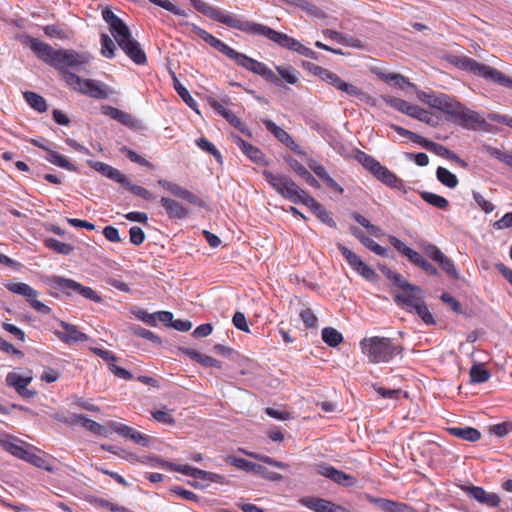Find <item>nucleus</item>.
<instances>
[{
    "label": "nucleus",
    "instance_id": "nucleus-1",
    "mask_svg": "<svg viewBox=\"0 0 512 512\" xmlns=\"http://www.w3.org/2000/svg\"><path fill=\"white\" fill-rule=\"evenodd\" d=\"M190 3L198 12L230 28L237 29L245 33L265 36L283 48L297 52L298 54L310 59H317V54L312 49L304 46L298 40L287 34L278 32L259 23L243 21L238 16L222 11L221 9L213 7L202 0H190Z\"/></svg>",
    "mask_w": 512,
    "mask_h": 512
},
{
    "label": "nucleus",
    "instance_id": "nucleus-2",
    "mask_svg": "<svg viewBox=\"0 0 512 512\" xmlns=\"http://www.w3.org/2000/svg\"><path fill=\"white\" fill-rule=\"evenodd\" d=\"M24 43L41 61L58 69L61 77L63 71H69L68 67L80 72L90 62V56L86 53H80L72 49L55 50L49 44L31 36H26Z\"/></svg>",
    "mask_w": 512,
    "mask_h": 512
},
{
    "label": "nucleus",
    "instance_id": "nucleus-3",
    "mask_svg": "<svg viewBox=\"0 0 512 512\" xmlns=\"http://www.w3.org/2000/svg\"><path fill=\"white\" fill-rule=\"evenodd\" d=\"M360 348L368 361L373 364L390 362L403 351V347L393 339L379 336L362 339Z\"/></svg>",
    "mask_w": 512,
    "mask_h": 512
},
{
    "label": "nucleus",
    "instance_id": "nucleus-4",
    "mask_svg": "<svg viewBox=\"0 0 512 512\" xmlns=\"http://www.w3.org/2000/svg\"><path fill=\"white\" fill-rule=\"evenodd\" d=\"M356 159L377 180L391 188L398 189L406 193L404 181L400 179L394 172L381 165V163L373 156L363 151H357Z\"/></svg>",
    "mask_w": 512,
    "mask_h": 512
},
{
    "label": "nucleus",
    "instance_id": "nucleus-5",
    "mask_svg": "<svg viewBox=\"0 0 512 512\" xmlns=\"http://www.w3.org/2000/svg\"><path fill=\"white\" fill-rule=\"evenodd\" d=\"M264 179L271 187L278 192L283 198L289 199L291 202L304 204L305 198L309 194L301 189L289 176L285 174H273L268 170L263 171Z\"/></svg>",
    "mask_w": 512,
    "mask_h": 512
},
{
    "label": "nucleus",
    "instance_id": "nucleus-6",
    "mask_svg": "<svg viewBox=\"0 0 512 512\" xmlns=\"http://www.w3.org/2000/svg\"><path fill=\"white\" fill-rule=\"evenodd\" d=\"M314 74L337 90L344 92L349 96L356 97L362 102L374 104V99L369 94L362 91L355 85L345 82L336 73L320 66H314Z\"/></svg>",
    "mask_w": 512,
    "mask_h": 512
},
{
    "label": "nucleus",
    "instance_id": "nucleus-7",
    "mask_svg": "<svg viewBox=\"0 0 512 512\" xmlns=\"http://www.w3.org/2000/svg\"><path fill=\"white\" fill-rule=\"evenodd\" d=\"M62 79L72 89L81 92L82 94L88 95L89 97L96 99L108 98V92L106 85L92 79H81L75 73L70 71L62 72Z\"/></svg>",
    "mask_w": 512,
    "mask_h": 512
},
{
    "label": "nucleus",
    "instance_id": "nucleus-8",
    "mask_svg": "<svg viewBox=\"0 0 512 512\" xmlns=\"http://www.w3.org/2000/svg\"><path fill=\"white\" fill-rule=\"evenodd\" d=\"M47 284L56 290H59L63 293H66L68 295H71L73 292L81 295L82 297L94 301V302H100L101 297L97 294L96 291H94L92 288L83 286L79 282L64 278L57 275H52L48 277Z\"/></svg>",
    "mask_w": 512,
    "mask_h": 512
},
{
    "label": "nucleus",
    "instance_id": "nucleus-9",
    "mask_svg": "<svg viewBox=\"0 0 512 512\" xmlns=\"http://www.w3.org/2000/svg\"><path fill=\"white\" fill-rule=\"evenodd\" d=\"M102 17L119 47L128 55V27L110 8L102 11Z\"/></svg>",
    "mask_w": 512,
    "mask_h": 512
},
{
    "label": "nucleus",
    "instance_id": "nucleus-10",
    "mask_svg": "<svg viewBox=\"0 0 512 512\" xmlns=\"http://www.w3.org/2000/svg\"><path fill=\"white\" fill-rule=\"evenodd\" d=\"M418 99L430 107L442 111L449 117H451L453 110L458 103L455 98L447 94L435 92H419Z\"/></svg>",
    "mask_w": 512,
    "mask_h": 512
},
{
    "label": "nucleus",
    "instance_id": "nucleus-11",
    "mask_svg": "<svg viewBox=\"0 0 512 512\" xmlns=\"http://www.w3.org/2000/svg\"><path fill=\"white\" fill-rule=\"evenodd\" d=\"M451 118L455 123L467 129H476L478 126L486 124L485 118L480 113L467 108L459 101Z\"/></svg>",
    "mask_w": 512,
    "mask_h": 512
},
{
    "label": "nucleus",
    "instance_id": "nucleus-12",
    "mask_svg": "<svg viewBox=\"0 0 512 512\" xmlns=\"http://www.w3.org/2000/svg\"><path fill=\"white\" fill-rule=\"evenodd\" d=\"M423 252L427 257L436 262L440 268L454 280H459L460 275L452 259L446 256L436 245L425 243L422 246Z\"/></svg>",
    "mask_w": 512,
    "mask_h": 512
},
{
    "label": "nucleus",
    "instance_id": "nucleus-13",
    "mask_svg": "<svg viewBox=\"0 0 512 512\" xmlns=\"http://www.w3.org/2000/svg\"><path fill=\"white\" fill-rule=\"evenodd\" d=\"M6 288L12 293L25 297L31 307L36 311L42 314L50 313L51 309L41 301L37 300L38 292L30 285L23 282H16L8 283Z\"/></svg>",
    "mask_w": 512,
    "mask_h": 512
},
{
    "label": "nucleus",
    "instance_id": "nucleus-14",
    "mask_svg": "<svg viewBox=\"0 0 512 512\" xmlns=\"http://www.w3.org/2000/svg\"><path fill=\"white\" fill-rule=\"evenodd\" d=\"M24 442L15 436L0 431V446L11 455L25 460L31 461V453L24 446Z\"/></svg>",
    "mask_w": 512,
    "mask_h": 512
},
{
    "label": "nucleus",
    "instance_id": "nucleus-15",
    "mask_svg": "<svg viewBox=\"0 0 512 512\" xmlns=\"http://www.w3.org/2000/svg\"><path fill=\"white\" fill-rule=\"evenodd\" d=\"M457 65L466 71L493 82L497 69L489 65L480 63L469 57H461L457 61Z\"/></svg>",
    "mask_w": 512,
    "mask_h": 512
},
{
    "label": "nucleus",
    "instance_id": "nucleus-16",
    "mask_svg": "<svg viewBox=\"0 0 512 512\" xmlns=\"http://www.w3.org/2000/svg\"><path fill=\"white\" fill-rule=\"evenodd\" d=\"M316 471L319 475L324 476L331 481L345 486L350 487L356 484L357 480L354 476L347 474L343 471L337 470L331 465L322 463L316 466Z\"/></svg>",
    "mask_w": 512,
    "mask_h": 512
},
{
    "label": "nucleus",
    "instance_id": "nucleus-17",
    "mask_svg": "<svg viewBox=\"0 0 512 512\" xmlns=\"http://www.w3.org/2000/svg\"><path fill=\"white\" fill-rule=\"evenodd\" d=\"M263 124L266 129L273 134V136L278 139L281 143L286 145L292 151L297 154L303 155L304 152L301 150L300 146L293 140V138L286 132L283 128L277 126L272 120L264 119Z\"/></svg>",
    "mask_w": 512,
    "mask_h": 512
},
{
    "label": "nucleus",
    "instance_id": "nucleus-18",
    "mask_svg": "<svg viewBox=\"0 0 512 512\" xmlns=\"http://www.w3.org/2000/svg\"><path fill=\"white\" fill-rule=\"evenodd\" d=\"M60 326L63 331H55V335L57 338L66 344H73L77 342H86L88 340V336L79 331L76 325L70 324L65 321L60 322Z\"/></svg>",
    "mask_w": 512,
    "mask_h": 512
},
{
    "label": "nucleus",
    "instance_id": "nucleus-19",
    "mask_svg": "<svg viewBox=\"0 0 512 512\" xmlns=\"http://www.w3.org/2000/svg\"><path fill=\"white\" fill-rule=\"evenodd\" d=\"M401 290V293L395 295V302L406 311L413 312L415 307L423 301L420 295L422 292L421 288L419 287V290H412L410 288Z\"/></svg>",
    "mask_w": 512,
    "mask_h": 512
},
{
    "label": "nucleus",
    "instance_id": "nucleus-20",
    "mask_svg": "<svg viewBox=\"0 0 512 512\" xmlns=\"http://www.w3.org/2000/svg\"><path fill=\"white\" fill-rule=\"evenodd\" d=\"M209 105L222 117H224L233 127L240 130L242 133L250 136V132L246 128V126L242 123V121L229 109L225 108L220 102H218L214 98H208Z\"/></svg>",
    "mask_w": 512,
    "mask_h": 512
},
{
    "label": "nucleus",
    "instance_id": "nucleus-21",
    "mask_svg": "<svg viewBox=\"0 0 512 512\" xmlns=\"http://www.w3.org/2000/svg\"><path fill=\"white\" fill-rule=\"evenodd\" d=\"M367 500L369 503L377 506L383 512H416L412 507L407 504L395 502L385 498H377L368 495Z\"/></svg>",
    "mask_w": 512,
    "mask_h": 512
},
{
    "label": "nucleus",
    "instance_id": "nucleus-22",
    "mask_svg": "<svg viewBox=\"0 0 512 512\" xmlns=\"http://www.w3.org/2000/svg\"><path fill=\"white\" fill-rule=\"evenodd\" d=\"M469 496L481 504L489 507H497L500 504V497L496 493L486 492L482 487L469 486L466 488Z\"/></svg>",
    "mask_w": 512,
    "mask_h": 512
},
{
    "label": "nucleus",
    "instance_id": "nucleus-23",
    "mask_svg": "<svg viewBox=\"0 0 512 512\" xmlns=\"http://www.w3.org/2000/svg\"><path fill=\"white\" fill-rule=\"evenodd\" d=\"M195 32L202 40H204L206 43L210 44L214 49L223 53L228 58H231L232 54L235 51L233 48L229 47L223 41L214 37L212 34L208 33L207 31H205L202 28L195 27Z\"/></svg>",
    "mask_w": 512,
    "mask_h": 512
},
{
    "label": "nucleus",
    "instance_id": "nucleus-24",
    "mask_svg": "<svg viewBox=\"0 0 512 512\" xmlns=\"http://www.w3.org/2000/svg\"><path fill=\"white\" fill-rule=\"evenodd\" d=\"M230 59H232L239 66L257 75H260L266 66V64L259 62L253 58H250L243 53H239L236 50L234 51Z\"/></svg>",
    "mask_w": 512,
    "mask_h": 512
},
{
    "label": "nucleus",
    "instance_id": "nucleus-25",
    "mask_svg": "<svg viewBox=\"0 0 512 512\" xmlns=\"http://www.w3.org/2000/svg\"><path fill=\"white\" fill-rule=\"evenodd\" d=\"M160 203L171 219H183L188 215V210L174 199L162 197Z\"/></svg>",
    "mask_w": 512,
    "mask_h": 512
},
{
    "label": "nucleus",
    "instance_id": "nucleus-26",
    "mask_svg": "<svg viewBox=\"0 0 512 512\" xmlns=\"http://www.w3.org/2000/svg\"><path fill=\"white\" fill-rule=\"evenodd\" d=\"M234 142L240 148V150L252 161L255 163H262L264 161V154L262 151L253 146L252 144L246 142L240 136L233 135Z\"/></svg>",
    "mask_w": 512,
    "mask_h": 512
},
{
    "label": "nucleus",
    "instance_id": "nucleus-27",
    "mask_svg": "<svg viewBox=\"0 0 512 512\" xmlns=\"http://www.w3.org/2000/svg\"><path fill=\"white\" fill-rule=\"evenodd\" d=\"M353 236H355L366 248L375 254L385 257L387 256L388 250L385 247H382L378 243H376L373 239L365 236L363 231H361L357 227H351L350 229Z\"/></svg>",
    "mask_w": 512,
    "mask_h": 512
},
{
    "label": "nucleus",
    "instance_id": "nucleus-28",
    "mask_svg": "<svg viewBox=\"0 0 512 512\" xmlns=\"http://www.w3.org/2000/svg\"><path fill=\"white\" fill-rule=\"evenodd\" d=\"M88 164L90 165L91 168H93L97 172L101 173L102 175H104L110 179H113V180L123 183V184L126 182L124 175L120 174V172L117 169L111 167L110 165H108L106 163L90 160V161H88Z\"/></svg>",
    "mask_w": 512,
    "mask_h": 512
},
{
    "label": "nucleus",
    "instance_id": "nucleus-29",
    "mask_svg": "<svg viewBox=\"0 0 512 512\" xmlns=\"http://www.w3.org/2000/svg\"><path fill=\"white\" fill-rule=\"evenodd\" d=\"M309 168L321 179L325 182V184L331 188L332 190L342 194L344 189L341 185H339L330 175L327 173L326 168L318 163H310Z\"/></svg>",
    "mask_w": 512,
    "mask_h": 512
},
{
    "label": "nucleus",
    "instance_id": "nucleus-30",
    "mask_svg": "<svg viewBox=\"0 0 512 512\" xmlns=\"http://www.w3.org/2000/svg\"><path fill=\"white\" fill-rule=\"evenodd\" d=\"M72 423H77L86 428L87 430L91 431L92 433L99 435V436H105L107 433V428L96 421L84 416V415H72Z\"/></svg>",
    "mask_w": 512,
    "mask_h": 512
},
{
    "label": "nucleus",
    "instance_id": "nucleus-31",
    "mask_svg": "<svg viewBox=\"0 0 512 512\" xmlns=\"http://www.w3.org/2000/svg\"><path fill=\"white\" fill-rule=\"evenodd\" d=\"M286 161L289 164V166L293 169V171L297 175H299L300 177L305 179V181L310 186H312V187H314L316 189L320 188V183L318 182V180L315 177H313L311 175V173L300 162H298L294 158H288V159H286Z\"/></svg>",
    "mask_w": 512,
    "mask_h": 512
},
{
    "label": "nucleus",
    "instance_id": "nucleus-32",
    "mask_svg": "<svg viewBox=\"0 0 512 512\" xmlns=\"http://www.w3.org/2000/svg\"><path fill=\"white\" fill-rule=\"evenodd\" d=\"M171 76L173 80V87L178 93V95L192 110L200 114L196 100L190 95L189 91L181 84V82L178 80L174 72H171Z\"/></svg>",
    "mask_w": 512,
    "mask_h": 512
},
{
    "label": "nucleus",
    "instance_id": "nucleus-33",
    "mask_svg": "<svg viewBox=\"0 0 512 512\" xmlns=\"http://www.w3.org/2000/svg\"><path fill=\"white\" fill-rule=\"evenodd\" d=\"M448 432L455 437L470 442L478 441L481 438V433L473 427H450Z\"/></svg>",
    "mask_w": 512,
    "mask_h": 512
},
{
    "label": "nucleus",
    "instance_id": "nucleus-34",
    "mask_svg": "<svg viewBox=\"0 0 512 512\" xmlns=\"http://www.w3.org/2000/svg\"><path fill=\"white\" fill-rule=\"evenodd\" d=\"M301 504L314 512H327L328 507L332 503L329 500L318 497H303Z\"/></svg>",
    "mask_w": 512,
    "mask_h": 512
},
{
    "label": "nucleus",
    "instance_id": "nucleus-35",
    "mask_svg": "<svg viewBox=\"0 0 512 512\" xmlns=\"http://www.w3.org/2000/svg\"><path fill=\"white\" fill-rule=\"evenodd\" d=\"M23 97L29 106L37 112L43 113L47 110L46 100L41 95L35 92L25 91Z\"/></svg>",
    "mask_w": 512,
    "mask_h": 512
},
{
    "label": "nucleus",
    "instance_id": "nucleus-36",
    "mask_svg": "<svg viewBox=\"0 0 512 512\" xmlns=\"http://www.w3.org/2000/svg\"><path fill=\"white\" fill-rule=\"evenodd\" d=\"M321 337L324 343L330 347H337L343 342L342 334L333 327H325L322 329Z\"/></svg>",
    "mask_w": 512,
    "mask_h": 512
},
{
    "label": "nucleus",
    "instance_id": "nucleus-37",
    "mask_svg": "<svg viewBox=\"0 0 512 512\" xmlns=\"http://www.w3.org/2000/svg\"><path fill=\"white\" fill-rule=\"evenodd\" d=\"M382 272L389 280L401 289L410 288L412 290H419V286L410 284L401 274L392 271L389 268H383Z\"/></svg>",
    "mask_w": 512,
    "mask_h": 512
},
{
    "label": "nucleus",
    "instance_id": "nucleus-38",
    "mask_svg": "<svg viewBox=\"0 0 512 512\" xmlns=\"http://www.w3.org/2000/svg\"><path fill=\"white\" fill-rule=\"evenodd\" d=\"M5 381L9 387H13L15 389V391L17 392L21 388H25V386H28L32 381V377L31 376H22L15 372H9L6 375Z\"/></svg>",
    "mask_w": 512,
    "mask_h": 512
},
{
    "label": "nucleus",
    "instance_id": "nucleus-39",
    "mask_svg": "<svg viewBox=\"0 0 512 512\" xmlns=\"http://www.w3.org/2000/svg\"><path fill=\"white\" fill-rule=\"evenodd\" d=\"M436 177L441 184L450 189L455 188L459 183L457 176L444 167L437 168Z\"/></svg>",
    "mask_w": 512,
    "mask_h": 512
},
{
    "label": "nucleus",
    "instance_id": "nucleus-40",
    "mask_svg": "<svg viewBox=\"0 0 512 512\" xmlns=\"http://www.w3.org/2000/svg\"><path fill=\"white\" fill-rule=\"evenodd\" d=\"M130 60L137 65H145L147 56L140 43L130 37Z\"/></svg>",
    "mask_w": 512,
    "mask_h": 512
},
{
    "label": "nucleus",
    "instance_id": "nucleus-41",
    "mask_svg": "<svg viewBox=\"0 0 512 512\" xmlns=\"http://www.w3.org/2000/svg\"><path fill=\"white\" fill-rule=\"evenodd\" d=\"M420 196L426 203L438 209L446 210L449 206V202L446 198L435 193L423 191L420 193Z\"/></svg>",
    "mask_w": 512,
    "mask_h": 512
},
{
    "label": "nucleus",
    "instance_id": "nucleus-42",
    "mask_svg": "<svg viewBox=\"0 0 512 512\" xmlns=\"http://www.w3.org/2000/svg\"><path fill=\"white\" fill-rule=\"evenodd\" d=\"M170 193L173 195L188 201L189 203L202 206L203 202L192 192L181 187L178 184H173Z\"/></svg>",
    "mask_w": 512,
    "mask_h": 512
},
{
    "label": "nucleus",
    "instance_id": "nucleus-43",
    "mask_svg": "<svg viewBox=\"0 0 512 512\" xmlns=\"http://www.w3.org/2000/svg\"><path fill=\"white\" fill-rule=\"evenodd\" d=\"M229 462L235 467L245 471H254L255 473H264V471H266L264 466L252 463L244 458H229Z\"/></svg>",
    "mask_w": 512,
    "mask_h": 512
},
{
    "label": "nucleus",
    "instance_id": "nucleus-44",
    "mask_svg": "<svg viewBox=\"0 0 512 512\" xmlns=\"http://www.w3.org/2000/svg\"><path fill=\"white\" fill-rule=\"evenodd\" d=\"M423 148L435 153L436 155L449 159V157L452 154V151L446 148L445 146L435 143L431 140H428L426 138L423 139L421 145Z\"/></svg>",
    "mask_w": 512,
    "mask_h": 512
},
{
    "label": "nucleus",
    "instance_id": "nucleus-45",
    "mask_svg": "<svg viewBox=\"0 0 512 512\" xmlns=\"http://www.w3.org/2000/svg\"><path fill=\"white\" fill-rule=\"evenodd\" d=\"M490 376V372L479 364H474L470 369V379L473 383H485Z\"/></svg>",
    "mask_w": 512,
    "mask_h": 512
},
{
    "label": "nucleus",
    "instance_id": "nucleus-46",
    "mask_svg": "<svg viewBox=\"0 0 512 512\" xmlns=\"http://www.w3.org/2000/svg\"><path fill=\"white\" fill-rule=\"evenodd\" d=\"M44 243L47 248L62 255H69L73 251V247L71 245L54 238H47Z\"/></svg>",
    "mask_w": 512,
    "mask_h": 512
},
{
    "label": "nucleus",
    "instance_id": "nucleus-47",
    "mask_svg": "<svg viewBox=\"0 0 512 512\" xmlns=\"http://www.w3.org/2000/svg\"><path fill=\"white\" fill-rule=\"evenodd\" d=\"M46 160L48 162H50L51 164H54L58 167H61V168L67 169V170L75 169V167L64 156L60 155L59 153H57L51 149L48 150V152H47Z\"/></svg>",
    "mask_w": 512,
    "mask_h": 512
},
{
    "label": "nucleus",
    "instance_id": "nucleus-48",
    "mask_svg": "<svg viewBox=\"0 0 512 512\" xmlns=\"http://www.w3.org/2000/svg\"><path fill=\"white\" fill-rule=\"evenodd\" d=\"M196 145L203 151L213 155L218 163L222 162V155L219 150L205 137H200L195 141Z\"/></svg>",
    "mask_w": 512,
    "mask_h": 512
},
{
    "label": "nucleus",
    "instance_id": "nucleus-49",
    "mask_svg": "<svg viewBox=\"0 0 512 512\" xmlns=\"http://www.w3.org/2000/svg\"><path fill=\"white\" fill-rule=\"evenodd\" d=\"M101 112L104 115L109 116L110 118H112L124 125L128 124V114H126L125 112H123L115 107H112L109 105H103L101 107Z\"/></svg>",
    "mask_w": 512,
    "mask_h": 512
},
{
    "label": "nucleus",
    "instance_id": "nucleus-50",
    "mask_svg": "<svg viewBox=\"0 0 512 512\" xmlns=\"http://www.w3.org/2000/svg\"><path fill=\"white\" fill-rule=\"evenodd\" d=\"M385 102L393 107L394 109L406 114L409 116L410 112H411V109L413 107V104H410L409 102L403 100V99H400V98H396V97H391V96H388L385 98Z\"/></svg>",
    "mask_w": 512,
    "mask_h": 512
},
{
    "label": "nucleus",
    "instance_id": "nucleus-51",
    "mask_svg": "<svg viewBox=\"0 0 512 512\" xmlns=\"http://www.w3.org/2000/svg\"><path fill=\"white\" fill-rule=\"evenodd\" d=\"M130 441L141 447H149L153 442V438L130 427Z\"/></svg>",
    "mask_w": 512,
    "mask_h": 512
},
{
    "label": "nucleus",
    "instance_id": "nucleus-52",
    "mask_svg": "<svg viewBox=\"0 0 512 512\" xmlns=\"http://www.w3.org/2000/svg\"><path fill=\"white\" fill-rule=\"evenodd\" d=\"M338 250L341 252L343 257L346 259L348 264L355 270L357 266L363 261L356 253L348 249L342 243L337 244Z\"/></svg>",
    "mask_w": 512,
    "mask_h": 512
},
{
    "label": "nucleus",
    "instance_id": "nucleus-53",
    "mask_svg": "<svg viewBox=\"0 0 512 512\" xmlns=\"http://www.w3.org/2000/svg\"><path fill=\"white\" fill-rule=\"evenodd\" d=\"M188 357L204 367H211L213 357L200 353L192 348H184L182 350Z\"/></svg>",
    "mask_w": 512,
    "mask_h": 512
},
{
    "label": "nucleus",
    "instance_id": "nucleus-54",
    "mask_svg": "<svg viewBox=\"0 0 512 512\" xmlns=\"http://www.w3.org/2000/svg\"><path fill=\"white\" fill-rule=\"evenodd\" d=\"M130 331H132L135 335L141 337V338H144V339H147L149 341H151L152 343L156 344V345H161L162 344V340L159 336H157L155 333H153L152 331L150 330H147L145 328H142L140 326H130Z\"/></svg>",
    "mask_w": 512,
    "mask_h": 512
},
{
    "label": "nucleus",
    "instance_id": "nucleus-55",
    "mask_svg": "<svg viewBox=\"0 0 512 512\" xmlns=\"http://www.w3.org/2000/svg\"><path fill=\"white\" fill-rule=\"evenodd\" d=\"M246 454L258 461H261L263 463H266L270 466H273V467H276L279 469H288L289 468V464L278 461V460H276L272 457H269L267 455L258 454V453H254V452H247Z\"/></svg>",
    "mask_w": 512,
    "mask_h": 512
},
{
    "label": "nucleus",
    "instance_id": "nucleus-56",
    "mask_svg": "<svg viewBox=\"0 0 512 512\" xmlns=\"http://www.w3.org/2000/svg\"><path fill=\"white\" fill-rule=\"evenodd\" d=\"M276 70L277 72L279 73V75L289 84H296L297 81H298V71L291 67V66H288V67H282V66H277L276 67Z\"/></svg>",
    "mask_w": 512,
    "mask_h": 512
},
{
    "label": "nucleus",
    "instance_id": "nucleus-57",
    "mask_svg": "<svg viewBox=\"0 0 512 512\" xmlns=\"http://www.w3.org/2000/svg\"><path fill=\"white\" fill-rule=\"evenodd\" d=\"M427 325L435 323L434 317L428 309L424 301L420 302L413 310Z\"/></svg>",
    "mask_w": 512,
    "mask_h": 512
},
{
    "label": "nucleus",
    "instance_id": "nucleus-58",
    "mask_svg": "<svg viewBox=\"0 0 512 512\" xmlns=\"http://www.w3.org/2000/svg\"><path fill=\"white\" fill-rule=\"evenodd\" d=\"M116 46L114 41L107 35H101V53L103 56L107 58H112L114 56V50Z\"/></svg>",
    "mask_w": 512,
    "mask_h": 512
},
{
    "label": "nucleus",
    "instance_id": "nucleus-59",
    "mask_svg": "<svg viewBox=\"0 0 512 512\" xmlns=\"http://www.w3.org/2000/svg\"><path fill=\"white\" fill-rule=\"evenodd\" d=\"M151 3L178 16H186V12L168 0H149Z\"/></svg>",
    "mask_w": 512,
    "mask_h": 512
},
{
    "label": "nucleus",
    "instance_id": "nucleus-60",
    "mask_svg": "<svg viewBox=\"0 0 512 512\" xmlns=\"http://www.w3.org/2000/svg\"><path fill=\"white\" fill-rule=\"evenodd\" d=\"M306 328H316L318 324V318L310 308L301 310L299 314Z\"/></svg>",
    "mask_w": 512,
    "mask_h": 512
},
{
    "label": "nucleus",
    "instance_id": "nucleus-61",
    "mask_svg": "<svg viewBox=\"0 0 512 512\" xmlns=\"http://www.w3.org/2000/svg\"><path fill=\"white\" fill-rule=\"evenodd\" d=\"M390 127L396 132L398 133L400 136H404V137H408L411 141H413L414 143L416 144H419L421 145L424 137L410 131V130H407L401 126H398L396 124H391Z\"/></svg>",
    "mask_w": 512,
    "mask_h": 512
},
{
    "label": "nucleus",
    "instance_id": "nucleus-62",
    "mask_svg": "<svg viewBox=\"0 0 512 512\" xmlns=\"http://www.w3.org/2000/svg\"><path fill=\"white\" fill-rule=\"evenodd\" d=\"M409 116L416 118V119H418L422 122H425L427 124H431V122L433 120L432 115L427 110H425L417 105H413Z\"/></svg>",
    "mask_w": 512,
    "mask_h": 512
},
{
    "label": "nucleus",
    "instance_id": "nucleus-63",
    "mask_svg": "<svg viewBox=\"0 0 512 512\" xmlns=\"http://www.w3.org/2000/svg\"><path fill=\"white\" fill-rule=\"evenodd\" d=\"M152 417L157 422L166 424V425H173L175 423V419L172 416L171 413L164 411V410H154L151 412Z\"/></svg>",
    "mask_w": 512,
    "mask_h": 512
},
{
    "label": "nucleus",
    "instance_id": "nucleus-64",
    "mask_svg": "<svg viewBox=\"0 0 512 512\" xmlns=\"http://www.w3.org/2000/svg\"><path fill=\"white\" fill-rule=\"evenodd\" d=\"M132 313L142 322L150 326H156L155 313H148L147 311L142 309L132 310Z\"/></svg>",
    "mask_w": 512,
    "mask_h": 512
}]
</instances>
